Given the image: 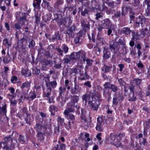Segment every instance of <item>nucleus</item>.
<instances>
[{"label": "nucleus", "instance_id": "51", "mask_svg": "<svg viewBox=\"0 0 150 150\" xmlns=\"http://www.w3.org/2000/svg\"><path fill=\"white\" fill-rule=\"evenodd\" d=\"M14 28L16 32H19L21 29V25L19 23H16L14 25Z\"/></svg>", "mask_w": 150, "mask_h": 150}, {"label": "nucleus", "instance_id": "46", "mask_svg": "<svg viewBox=\"0 0 150 150\" xmlns=\"http://www.w3.org/2000/svg\"><path fill=\"white\" fill-rule=\"evenodd\" d=\"M51 16L48 14L46 13L42 17V20L44 22L47 23L51 19Z\"/></svg>", "mask_w": 150, "mask_h": 150}, {"label": "nucleus", "instance_id": "62", "mask_svg": "<svg viewBox=\"0 0 150 150\" xmlns=\"http://www.w3.org/2000/svg\"><path fill=\"white\" fill-rule=\"evenodd\" d=\"M121 144V143L120 140L116 138L113 144V145L117 147L120 146Z\"/></svg>", "mask_w": 150, "mask_h": 150}, {"label": "nucleus", "instance_id": "57", "mask_svg": "<svg viewBox=\"0 0 150 150\" xmlns=\"http://www.w3.org/2000/svg\"><path fill=\"white\" fill-rule=\"evenodd\" d=\"M132 40H134V39L137 40L139 39V37H140V35L137 33H132Z\"/></svg>", "mask_w": 150, "mask_h": 150}, {"label": "nucleus", "instance_id": "52", "mask_svg": "<svg viewBox=\"0 0 150 150\" xmlns=\"http://www.w3.org/2000/svg\"><path fill=\"white\" fill-rule=\"evenodd\" d=\"M118 101L119 100L117 98V95L115 94L113 98V105H117L118 103Z\"/></svg>", "mask_w": 150, "mask_h": 150}, {"label": "nucleus", "instance_id": "2", "mask_svg": "<svg viewBox=\"0 0 150 150\" xmlns=\"http://www.w3.org/2000/svg\"><path fill=\"white\" fill-rule=\"evenodd\" d=\"M12 141V139L10 135L5 137L3 139V142H0V148L2 147L5 150H11Z\"/></svg>", "mask_w": 150, "mask_h": 150}, {"label": "nucleus", "instance_id": "31", "mask_svg": "<svg viewBox=\"0 0 150 150\" xmlns=\"http://www.w3.org/2000/svg\"><path fill=\"white\" fill-rule=\"evenodd\" d=\"M111 57L110 52L107 49H104L103 51V57L104 59H108Z\"/></svg>", "mask_w": 150, "mask_h": 150}, {"label": "nucleus", "instance_id": "23", "mask_svg": "<svg viewBox=\"0 0 150 150\" xmlns=\"http://www.w3.org/2000/svg\"><path fill=\"white\" fill-rule=\"evenodd\" d=\"M118 46V45L115 42H114L112 44L109 45V48L112 52H113L115 54L119 50Z\"/></svg>", "mask_w": 150, "mask_h": 150}, {"label": "nucleus", "instance_id": "64", "mask_svg": "<svg viewBox=\"0 0 150 150\" xmlns=\"http://www.w3.org/2000/svg\"><path fill=\"white\" fill-rule=\"evenodd\" d=\"M147 89L145 93L146 96H150V83L147 86Z\"/></svg>", "mask_w": 150, "mask_h": 150}, {"label": "nucleus", "instance_id": "28", "mask_svg": "<svg viewBox=\"0 0 150 150\" xmlns=\"http://www.w3.org/2000/svg\"><path fill=\"white\" fill-rule=\"evenodd\" d=\"M43 90L44 97L49 98L50 96L51 95V89H45L43 88Z\"/></svg>", "mask_w": 150, "mask_h": 150}, {"label": "nucleus", "instance_id": "27", "mask_svg": "<svg viewBox=\"0 0 150 150\" xmlns=\"http://www.w3.org/2000/svg\"><path fill=\"white\" fill-rule=\"evenodd\" d=\"M88 103L90 105V107L94 110H97L98 108V105L96 102L91 101H89Z\"/></svg>", "mask_w": 150, "mask_h": 150}, {"label": "nucleus", "instance_id": "19", "mask_svg": "<svg viewBox=\"0 0 150 150\" xmlns=\"http://www.w3.org/2000/svg\"><path fill=\"white\" fill-rule=\"evenodd\" d=\"M102 25L104 29H107L110 28L112 25L111 22L109 18H105L103 21Z\"/></svg>", "mask_w": 150, "mask_h": 150}, {"label": "nucleus", "instance_id": "63", "mask_svg": "<svg viewBox=\"0 0 150 150\" xmlns=\"http://www.w3.org/2000/svg\"><path fill=\"white\" fill-rule=\"evenodd\" d=\"M133 2L132 3V7H136L140 3L139 0H133Z\"/></svg>", "mask_w": 150, "mask_h": 150}, {"label": "nucleus", "instance_id": "17", "mask_svg": "<svg viewBox=\"0 0 150 150\" xmlns=\"http://www.w3.org/2000/svg\"><path fill=\"white\" fill-rule=\"evenodd\" d=\"M16 18L18 21L23 22L26 20V14L25 13L19 12L16 16Z\"/></svg>", "mask_w": 150, "mask_h": 150}, {"label": "nucleus", "instance_id": "1", "mask_svg": "<svg viewBox=\"0 0 150 150\" xmlns=\"http://www.w3.org/2000/svg\"><path fill=\"white\" fill-rule=\"evenodd\" d=\"M147 20L143 16H139L137 17L134 21L135 25L136 27H141L142 28L145 26H149V29L150 31V23L149 24L146 23Z\"/></svg>", "mask_w": 150, "mask_h": 150}, {"label": "nucleus", "instance_id": "3", "mask_svg": "<svg viewBox=\"0 0 150 150\" xmlns=\"http://www.w3.org/2000/svg\"><path fill=\"white\" fill-rule=\"evenodd\" d=\"M80 107L79 105H76L75 104L69 103L67 105V110L64 111H67L69 113L75 112L76 114L79 115L80 113Z\"/></svg>", "mask_w": 150, "mask_h": 150}, {"label": "nucleus", "instance_id": "16", "mask_svg": "<svg viewBox=\"0 0 150 150\" xmlns=\"http://www.w3.org/2000/svg\"><path fill=\"white\" fill-rule=\"evenodd\" d=\"M64 114L66 116L69 121H71V123L73 125L75 122V117L72 113L68 112L67 111H64Z\"/></svg>", "mask_w": 150, "mask_h": 150}, {"label": "nucleus", "instance_id": "13", "mask_svg": "<svg viewBox=\"0 0 150 150\" xmlns=\"http://www.w3.org/2000/svg\"><path fill=\"white\" fill-rule=\"evenodd\" d=\"M81 119L83 120V122H90L91 120V117H89V116L87 117L86 115L85 111L82 108L81 109Z\"/></svg>", "mask_w": 150, "mask_h": 150}, {"label": "nucleus", "instance_id": "10", "mask_svg": "<svg viewBox=\"0 0 150 150\" xmlns=\"http://www.w3.org/2000/svg\"><path fill=\"white\" fill-rule=\"evenodd\" d=\"M79 9V13L81 12V15L82 16H85L86 14L89 16L90 14V12H91L94 10L96 9L94 7H92L90 8L89 10L87 8H85L83 10V7L82 6L78 8Z\"/></svg>", "mask_w": 150, "mask_h": 150}, {"label": "nucleus", "instance_id": "25", "mask_svg": "<svg viewBox=\"0 0 150 150\" xmlns=\"http://www.w3.org/2000/svg\"><path fill=\"white\" fill-rule=\"evenodd\" d=\"M26 115L27 117L25 118L26 123L29 125H30L31 123L34 120V117L30 113L27 114Z\"/></svg>", "mask_w": 150, "mask_h": 150}, {"label": "nucleus", "instance_id": "44", "mask_svg": "<svg viewBox=\"0 0 150 150\" xmlns=\"http://www.w3.org/2000/svg\"><path fill=\"white\" fill-rule=\"evenodd\" d=\"M57 101L59 103H60L61 105L62 106L64 105L66 102V99L63 97H62L61 96H59L57 99Z\"/></svg>", "mask_w": 150, "mask_h": 150}, {"label": "nucleus", "instance_id": "56", "mask_svg": "<svg viewBox=\"0 0 150 150\" xmlns=\"http://www.w3.org/2000/svg\"><path fill=\"white\" fill-rule=\"evenodd\" d=\"M49 110L50 112H56L57 111L58 109L57 107L55 106L51 105L50 106Z\"/></svg>", "mask_w": 150, "mask_h": 150}, {"label": "nucleus", "instance_id": "34", "mask_svg": "<svg viewBox=\"0 0 150 150\" xmlns=\"http://www.w3.org/2000/svg\"><path fill=\"white\" fill-rule=\"evenodd\" d=\"M80 74V77L79 79L81 80H86L87 79H88L89 78V76L88 75L87 73V72L85 71L84 72L82 73V74Z\"/></svg>", "mask_w": 150, "mask_h": 150}, {"label": "nucleus", "instance_id": "38", "mask_svg": "<svg viewBox=\"0 0 150 150\" xmlns=\"http://www.w3.org/2000/svg\"><path fill=\"white\" fill-rule=\"evenodd\" d=\"M63 3V0H57L54 4V7L55 8H59L60 6Z\"/></svg>", "mask_w": 150, "mask_h": 150}, {"label": "nucleus", "instance_id": "7", "mask_svg": "<svg viewBox=\"0 0 150 150\" xmlns=\"http://www.w3.org/2000/svg\"><path fill=\"white\" fill-rule=\"evenodd\" d=\"M86 53L83 51H78V62L80 64H83L85 63V60L87 58Z\"/></svg>", "mask_w": 150, "mask_h": 150}, {"label": "nucleus", "instance_id": "49", "mask_svg": "<svg viewBox=\"0 0 150 150\" xmlns=\"http://www.w3.org/2000/svg\"><path fill=\"white\" fill-rule=\"evenodd\" d=\"M71 60L72 59L71 58L70 55H66L63 59L64 63L66 64H68Z\"/></svg>", "mask_w": 150, "mask_h": 150}, {"label": "nucleus", "instance_id": "37", "mask_svg": "<svg viewBox=\"0 0 150 150\" xmlns=\"http://www.w3.org/2000/svg\"><path fill=\"white\" fill-rule=\"evenodd\" d=\"M42 125L39 123H36L34 127V129L37 132L42 131Z\"/></svg>", "mask_w": 150, "mask_h": 150}, {"label": "nucleus", "instance_id": "22", "mask_svg": "<svg viewBox=\"0 0 150 150\" xmlns=\"http://www.w3.org/2000/svg\"><path fill=\"white\" fill-rule=\"evenodd\" d=\"M54 19H53L54 21L55 20L58 24L61 25L64 23V21L62 15L60 14H54Z\"/></svg>", "mask_w": 150, "mask_h": 150}, {"label": "nucleus", "instance_id": "6", "mask_svg": "<svg viewBox=\"0 0 150 150\" xmlns=\"http://www.w3.org/2000/svg\"><path fill=\"white\" fill-rule=\"evenodd\" d=\"M76 27L75 24H73L72 26L67 28L66 33L67 34L69 38H73L75 32Z\"/></svg>", "mask_w": 150, "mask_h": 150}, {"label": "nucleus", "instance_id": "12", "mask_svg": "<svg viewBox=\"0 0 150 150\" xmlns=\"http://www.w3.org/2000/svg\"><path fill=\"white\" fill-rule=\"evenodd\" d=\"M81 25L83 33H85L87 30H89L90 29V25L89 24V23L86 20H83L81 21Z\"/></svg>", "mask_w": 150, "mask_h": 150}, {"label": "nucleus", "instance_id": "60", "mask_svg": "<svg viewBox=\"0 0 150 150\" xmlns=\"http://www.w3.org/2000/svg\"><path fill=\"white\" fill-rule=\"evenodd\" d=\"M4 62L8 63L10 61L11 57L10 56L6 55L5 57H3Z\"/></svg>", "mask_w": 150, "mask_h": 150}, {"label": "nucleus", "instance_id": "45", "mask_svg": "<svg viewBox=\"0 0 150 150\" xmlns=\"http://www.w3.org/2000/svg\"><path fill=\"white\" fill-rule=\"evenodd\" d=\"M70 56L72 60H78V52H73L71 54Z\"/></svg>", "mask_w": 150, "mask_h": 150}, {"label": "nucleus", "instance_id": "42", "mask_svg": "<svg viewBox=\"0 0 150 150\" xmlns=\"http://www.w3.org/2000/svg\"><path fill=\"white\" fill-rule=\"evenodd\" d=\"M112 68V65L108 66L107 65L104 66L102 68V70L104 71L105 73H107L110 72L111 71V69Z\"/></svg>", "mask_w": 150, "mask_h": 150}, {"label": "nucleus", "instance_id": "26", "mask_svg": "<svg viewBox=\"0 0 150 150\" xmlns=\"http://www.w3.org/2000/svg\"><path fill=\"white\" fill-rule=\"evenodd\" d=\"M96 43L101 44L102 45H105L106 42L105 39L99 35H98L96 39Z\"/></svg>", "mask_w": 150, "mask_h": 150}, {"label": "nucleus", "instance_id": "21", "mask_svg": "<svg viewBox=\"0 0 150 150\" xmlns=\"http://www.w3.org/2000/svg\"><path fill=\"white\" fill-rule=\"evenodd\" d=\"M71 92L72 94H79L80 93L79 86L76 83H75L74 87L71 88Z\"/></svg>", "mask_w": 150, "mask_h": 150}, {"label": "nucleus", "instance_id": "59", "mask_svg": "<svg viewBox=\"0 0 150 150\" xmlns=\"http://www.w3.org/2000/svg\"><path fill=\"white\" fill-rule=\"evenodd\" d=\"M150 128V119H148L145 123L144 126L145 129H148Z\"/></svg>", "mask_w": 150, "mask_h": 150}, {"label": "nucleus", "instance_id": "33", "mask_svg": "<svg viewBox=\"0 0 150 150\" xmlns=\"http://www.w3.org/2000/svg\"><path fill=\"white\" fill-rule=\"evenodd\" d=\"M90 97V94L89 93H87L83 95L82 96V98L83 101H85V103H87L88 101H89Z\"/></svg>", "mask_w": 150, "mask_h": 150}, {"label": "nucleus", "instance_id": "4", "mask_svg": "<svg viewBox=\"0 0 150 150\" xmlns=\"http://www.w3.org/2000/svg\"><path fill=\"white\" fill-rule=\"evenodd\" d=\"M23 35V38L20 39L18 42V47L21 48L22 50H25V47L23 46V42H25L27 43L31 39L30 36L27 35L26 34H25V33H24Z\"/></svg>", "mask_w": 150, "mask_h": 150}, {"label": "nucleus", "instance_id": "40", "mask_svg": "<svg viewBox=\"0 0 150 150\" xmlns=\"http://www.w3.org/2000/svg\"><path fill=\"white\" fill-rule=\"evenodd\" d=\"M35 92L36 91L35 90H33V91H31L30 92L28 95L30 100H33L36 98L37 95Z\"/></svg>", "mask_w": 150, "mask_h": 150}, {"label": "nucleus", "instance_id": "54", "mask_svg": "<svg viewBox=\"0 0 150 150\" xmlns=\"http://www.w3.org/2000/svg\"><path fill=\"white\" fill-rule=\"evenodd\" d=\"M28 47L30 49L33 48L35 46V42L34 40L32 39L29 41Z\"/></svg>", "mask_w": 150, "mask_h": 150}, {"label": "nucleus", "instance_id": "30", "mask_svg": "<svg viewBox=\"0 0 150 150\" xmlns=\"http://www.w3.org/2000/svg\"><path fill=\"white\" fill-rule=\"evenodd\" d=\"M121 31L122 34L127 36L129 35L132 32L129 28L128 27L123 28L122 29Z\"/></svg>", "mask_w": 150, "mask_h": 150}, {"label": "nucleus", "instance_id": "14", "mask_svg": "<svg viewBox=\"0 0 150 150\" xmlns=\"http://www.w3.org/2000/svg\"><path fill=\"white\" fill-rule=\"evenodd\" d=\"M119 38L118 37H116L115 39V41H116L115 43L117 44L118 45L119 44L120 45H122L123 46V49L125 50V52L124 53L126 54L127 53V52L126 51V47L125 46V40L124 38H120L117 41V40Z\"/></svg>", "mask_w": 150, "mask_h": 150}, {"label": "nucleus", "instance_id": "5", "mask_svg": "<svg viewBox=\"0 0 150 150\" xmlns=\"http://www.w3.org/2000/svg\"><path fill=\"white\" fill-rule=\"evenodd\" d=\"M31 82L26 81L23 83L21 86L20 87L21 89L22 94H26L30 89Z\"/></svg>", "mask_w": 150, "mask_h": 150}, {"label": "nucleus", "instance_id": "53", "mask_svg": "<svg viewBox=\"0 0 150 150\" xmlns=\"http://www.w3.org/2000/svg\"><path fill=\"white\" fill-rule=\"evenodd\" d=\"M121 16V12L120 11H117L116 13H114L113 16H112V18H120Z\"/></svg>", "mask_w": 150, "mask_h": 150}, {"label": "nucleus", "instance_id": "47", "mask_svg": "<svg viewBox=\"0 0 150 150\" xmlns=\"http://www.w3.org/2000/svg\"><path fill=\"white\" fill-rule=\"evenodd\" d=\"M81 65H79L78 64L77 66V70L78 71V73L79 74H81L82 75V73L83 71L84 67L82 65L83 64H81Z\"/></svg>", "mask_w": 150, "mask_h": 150}, {"label": "nucleus", "instance_id": "18", "mask_svg": "<svg viewBox=\"0 0 150 150\" xmlns=\"http://www.w3.org/2000/svg\"><path fill=\"white\" fill-rule=\"evenodd\" d=\"M66 145L61 143L60 141H58V144L54 146L52 149V150H65Z\"/></svg>", "mask_w": 150, "mask_h": 150}, {"label": "nucleus", "instance_id": "61", "mask_svg": "<svg viewBox=\"0 0 150 150\" xmlns=\"http://www.w3.org/2000/svg\"><path fill=\"white\" fill-rule=\"evenodd\" d=\"M50 28L52 30H55L57 28V26L55 24L54 20H53L51 21V24L50 25Z\"/></svg>", "mask_w": 150, "mask_h": 150}, {"label": "nucleus", "instance_id": "55", "mask_svg": "<svg viewBox=\"0 0 150 150\" xmlns=\"http://www.w3.org/2000/svg\"><path fill=\"white\" fill-rule=\"evenodd\" d=\"M110 89L112 91L115 93H116L118 90V88L116 86L112 84L110 86Z\"/></svg>", "mask_w": 150, "mask_h": 150}, {"label": "nucleus", "instance_id": "50", "mask_svg": "<svg viewBox=\"0 0 150 150\" xmlns=\"http://www.w3.org/2000/svg\"><path fill=\"white\" fill-rule=\"evenodd\" d=\"M111 92L109 89L103 90V96L105 98L111 96Z\"/></svg>", "mask_w": 150, "mask_h": 150}, {"label": "nucleus", "instance_id": "43", "mask_svg": "<svg viewBox=\"0 0 150 150\" xmlns=\"http://www.w3.org/2000/svg\"><path fill=\"white\" fill-rule=\"evenodd\" d=\"M86 61V65L85 66V69H87L88 67L91 66L93 64V60L92 59H88L87 58L85 61Z\"/></svg>", "mask_w": 150, "mask_h": 150}, {"label": "nucleus", "instance_id": "36", "mask_svg": "<svg viewBox=\"0 0 150 150\" xmlns=\"http://www.w3.org/2000/svg\"><path fill=\"white\" fill-rule=\"evenodd\" d=\"M79 99V96H74L72 97L71 99V101L69 103L72 104H75L76 103H77Z\"/></svg>", "mask_w": 150, "mask_h": 150}, {"label": "nucleus", "instance_id": "58", "mask_svg": "<svg viewBox=\"0 0 150 150\" xmlns=\"http://www.w3.org/2000/svg\"><path fill=\"white\" fill-rule=\"evenodd\" d=\"M59 95L60 96H62V93L66 91V88L64 86H62L59 87Z\"/></svg>", "mask_w": 150, "mask_h": 150}, {"label": "nucleus", "instance_id": "32", "mask_svg": "<svg viewBox=\"0 0 150 150\" xmlns=\"http://www.w3.org/2000/svg\"><path fill=\"white\" fill-rule=\"evenodd\" d=\"M21 73L22 75L24 76L25 77H30L31 75V73L27 69H22L21 70Z\"/></svg>", "mask_w": 150, "mask_h": 150}, {"label": "nucleus", "instance_id": "20", "mask_svg": "<svg viewBox=\"0 0 150 150\" xmlns=\"http://www.w3.org/2000/svg\"><path fill=\"white\" fill-rule=\"evenodd\" d=\"M117 136V135L115 134H111L106 139L105 141L106 143L113 144L116 138V136Z\"/></svg>", "mask_w": 150, "mask_h": 150}, {"label": "nucleus", "instance_id": "48", "mask_svg": "<svg viewBox=\"0 0 150 150\" xmlns=\"http://www.w3.org/2000/svg\"><path fill=\"white\" fill-rule=\"evenodd\" d=\"M133 82L134 84L139 87L142 83V80L138 78H134L133 80Z\"/></svg>", "mask_w": 150, "mask_h": 150}, {"label": "nucleus", "instance_id": "9", "mask_svg": "<svg viewBox=\"0 0 150 150\" xmlns=\"http://www.w3.org/2000/svg\"><path fill=\"white\" fill-rule=\"evenodd\" d=\"M52 64V61L50 60H44L42 62L41 70L43 71H47L51 67Z\"/></svg>", "mask_w": 150, "mask_h": 150}, {"label": "nucleus", "instance_id": "39", "mask_svg": "<svg viewBox=\"0 0 150 150\" xmlns=\"http://www.w3.org/2000/svg\"><path fill=\"white\" fill-rule=\"evenodd\" d=\"M41 0H34L33 3V6L34 8L39 9L40 8V5Z\"/></svg>", "mask_w": 150, "mask_h": 150}, {"label": "nucleus", "instance_id": "41", "mask_svg": "<svg viewBox=\"0 0 150 150\" xmlns=\"http://www.w3.org/2000/svg\"><path fill=\"white\" fill-rule=\"evenodd\" d=\"M57 121L58 125H61L62 126L65 124V123L64 121V118H62L59 116L58 117L57 119Z\"/></svg>", "mask_w": 150, "mask_h": 150}, {"label": "nucleus", "instance_id": "35", "mask_svg": "<svg viewBox=\"0 0 150 150\" xmlns=\"http://www.w3.org/2000/svg\"><path fill=\"white\" fill-rule=\"evenodd\" d=\"M3 44L5 47L7 48L8 50L9 47L11 46L12 44L11 40L6 38L3 40Z\"/></svg>", "mask_w": 150, "mask_h": 150}, {"label": "nucleus", "instance_id": "11", "mask_svg": "<svg viewBox=\"0 0 150 150\" xmlns=\"http://www.w3.org/2000/svg\"><path fill=\"white\" fill-rule=\"evenodd\" d=\"M84 34L83 31L82 30H80L77 34L74 40V42L75 44H79L82 42Z\"/></svg>", "mask_w": 150, "mask_h": 150}, {"label": "nucleus", "instance_id": "24", "mask_svg": "<svg viewBox=\"0 0 150 150\" xmlns=\"http://www.w3.org/2000/svg\"><path fill=\"white\" fill-rule=\"evenodd\" d=\"M145 4L147 5V8L145 10V15L146 16H150V0H144Z\"/></svg>", "mask_w": 150, "mask_h": 150}, {"label": "nucleus", "instance_id": "29", "mask_svg": "<svg viewBox=\"0 0 150 150\" xmlns=\"http://www.w3.org/2000/svg\"><path fill=\"white\" fill-rule=\"evenodd\" d=\"M45 133L43 131H41L37 132L36 137L38 140L42 141L45 138Z\"/></svg>", "mask_w": 150, "mask_h": 150}, {"label": "nucleus", "instance_id": "15", "mask_svg": "<svg viewBox=\"0 0 150 150\" xmlns=\"http://www.w3.org/2000/svg\"><path fill=\"white\" fill-rule=\"evenodd\" d=\"M42 6L43 8L47 9L50 12H52L53 11V8L50 5V3L46 0H43Z\"/></svg>", "mask_w": 150, "mask_h": 150}, {"label": "nucleus", "instance_id": "8", "mask_svg": "<svg viewBox=\"0 0 150 150\" xmlns=\"http://www.w3.org/2000/svg\"><path fill=\"white\" fill-rule=\"evenodd\" d=\"M96 126V130L99 132H102L103 130V125L104 122L103 121L102 118L101 117H98L97 118Z\"/></svg>", "mask_w": 150, "mask_h": 150}]
</instances>
